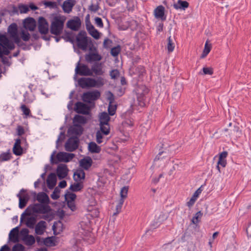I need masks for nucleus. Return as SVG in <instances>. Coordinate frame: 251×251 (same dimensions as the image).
Masks as SVG:
<instances>
[{"label":"nucleus","mask_w":251,"mask_h":251,"mask_svg":"<svg viewBox=\"0 0 251 251\" xmlns=\"http://www.w3.org/2000/svg\"><path fill=\"white\" fill-rule=\"evenodd\" d=\"M13 152L17 156H20L23 153V149L21 147V145L13 146Z\"/></svg>","instance_id":"45"},{"label":"nucleus","mask_w":251,"mask_h":251,"mask_svg":"<svg viewBox=\"0 0 251 251\" xmlns=\"http://www.w3.org/2000/svg\"><path fill=\"white\" fill-rule=\"evenodd\" d=\"M79 232L75 235V238L72 240L74 244L72 251H82L80 247L85 235L91 231L90 221L88 219H84L79 223Z\"/></svg>","instance_id":"2"},{"label":"nucleus","mask_w":251,"mask_h":251,"mask_svg":"<svg viewBox=\"0 0 251 251\" xmlns=\"http://www.w3.org/2000/svg\"><path fill=\"white\" fill-rule=\"evenodd\" d=\"M14 42L16 43L18 46L22 48L23 50H25L26 49V44L22 42L19 36L13 39Z\"/></svg>","instance_id":"47"},{"label":"nucleus","mask_w":251,"mask_h":251,"mask_svg":"<svg viewBox=\"0 0 251 251\" xmlns=\"http://www.w3.org/2000/svg\"><path fill=\"white\" fill-rule=\"evenodd\" d=\"M102 135L100 131H97L96 133V140L98 144H100L102 142Z\"/></svg>","instance_id":"64"},{"label":"nucleus","mask_w":251,"mask_h":251,"mask_svg":"<svg viewBox=\"0 0 251 251\" xmlns=\"http://www.w3.org/2000/svg\"><path fill=\"white\" fill-rule=\"evenodd\" d=\"M120 51V47L119 46H118L117 47L112 48L110 51V53L113 56L116 57L118 56Z\"/></svg>","instance_id":"52"},{"label":"nucleus","mask_w":251,"mask_h":251,"mask_svg":"<svg viewBox=\"0 0 251 251\" xmlns=\"http://www.w3.org/2000/svg\"><path fill=\"white\" fill-rule=\"evenodd\" d=\"M44 4L47 7L50 8H55L57 6L56 2L51 1H47L44 2Z\"/></svg>","instance_id":"63"},{"label":"nucleus","mask_w":251,"mask_h":251,"mask_svg":"<svg viewBox=\"0 0 251 251\" xmlns=\"http://www.w3.org/2000/svg\"><path fill=\"white\" fill-rule=\"evenodd\" d=\"M167 214L162 212H157L155 216V226H157L167 218Z\"/></svg>","instance_id":"22"},{"label":"nucleus","mask_w":251,"mask_h":251,"mask_svg":"<svg viewBox=\"0 0 251 251\" xmlns=\"http://www.w3.org/2000/svg\"><path fill=\"white\" fill-rule=\"evenodd\" d=\"M85 58L88 63L94 61H99L101 60L102 56L100 55L96 49H94V51L90 52L85 55Z\"/></svg>","instance_id":"18"},{"label":"nucleus","mask_w":251,"mask_h":251,"mask_svg":"<svg viewBox=\"0 0 251 251\" xmlns=\"http://www.w3.org/2000/svg\"><path fill=\"white\" fill-rule=\"evenodd\" d=\"M63 30V17L56 16L53 18L50 26V32L56 36L61 33Z\"/></svg>","instance_id":"9"},{"label":"nucleus","mask_w":251,"mask_h":251,"mask_svg":"<svg viewBox=\"0 0 251 251\" xmlns=\"http://www.w3.org/2000/svg\"><path fill=\"white\" fill-rule=\"evenodd\" d=\"M8 32L12 39L18 37V26L16 24L12 23L8 27Z\"/></svg>","instance_id":"25"},{"label":"nucleus","mask_w":251,"mask_h":251,"mask_svg":"<svg viewBox=\"0 0 251 251\" xmlns=\"http://www.w3.org/2000/svg\"><path fill=\"white\" fill-rule=\"evenodd\" d=\"M57 174L59 179H63V164H59L57 169Z\"/></svg>","instance_id":"54"},{"label":"nucleus","mask_w":251,"mask_h":251,"mask_svg":"<svg viewBox=\"0 0 251 251\" xmlns=\"http://www.w3.org/2000/svg\"><path fill=\"white\" fill-rule=\"evenodd\" d=\"M227 156V152L226 151H223L221 152L219 155V160L217 163V168L220 172L219 166H221L223 167H226V158Z\"/></svg>","instance_id":"23"},{"label":"nucleus","mask_w":251,"mask_h":251,"mask_svg":"<svg viewBox=\"0 0 251 251\" xmlns=\"http://www.w3.org/2000/svg\"><path fill=\"white\" fill-rule=\"evenodd\" d=\"M0 42L2 43L1 57L3 55H8L10 50L15 49L14 43L11 41L6 35L0 34Z\"/></svg>","instance_id":"10"},{"label":"nucleus","mask_w":251,"mask_h":251,"mask_svg":"<svg viewBox=\"0 0 251 251\" xmlns=\"http://www.w3.org/2000/svg\"><path fill=\"white\" fill-rule=\"evenodd\" d=\"M76 44L78 48L85 50L88 46V38L85 31H80L76 37Z\"/></svg>","instance_id":"11"},{"label":"nucleus","mask_w":251,"mask_h":251,"mask_svg":"<svg viewBox=\"0 0 251 251\" xmlns=\"http://www.w3.org/2000/svg\"><path fill=\"white\" fill-rule=\"evenodd\" d=\"M90 106H88L86 103L77 102L75 104L74 110H90Z\"/></svg>","instance_id":"39"},{"label":"nucleus","mask_w":251,"mask_h":251,"mask_svg":"<svg viewBox=\"0 0 251 251\" xmlns=\"http://www.w3.org/2000/svg\"><path fill=\"white\" fill-rule=\"evenodd\" d=\"M11 158V153L9 152V150L6 152H3L0 154V161H5L9 160Z\"/></svg>","instance_id":"46"},{"label":"nucleus","mask_w":251,"mask_h":251,"mask_svg":"<svg viewBox=\"0 0 251 251\" xmlns=\"http://www.w3.org/2000/svg\"><path fill=\"white\" fill-rule=\"evenodd\" d=\"M75 72L80 75L92 76V72L89 67L85 64L80 63L79 61L76 64Z\"/></svg>","instance_id":"12"},{"label":"nucleus","mask_w":251,"mask_h":251,"mask_svg":"<svg viewBox=\"0 0 251 251\" xmlns=\"http://www.w3.org/2000/svg\"><path fill=\"white\" fill-rule=\"evenodd\" d=\"M56 183V176L54 173L50 174L47 179V183L48 188L52 189L55 186Z\"/></svg>","instance_id":"27"},{"label":"nucleus","mask_w":251,"mask_h":251,"mask_svg":"<svg viewBox=\"0 0 251 251\" xmlns=\"http://www.w3.org/2000/svg\"><path fill=\"white\" fill-rule=\"evenodd\" d=\"M21 37L24 41H28L30 39V34L27 31L22 30L21 33Z\"/></svg>","instance_id":"55"},{"label":"nucleus","mask_w":251,"mask_h":251,"mask_svg":"<svg viewBox=\"0 0 251 251\" xmlns=\"http://www.w3.org/2000/svg\"><path fill=\"white\" fill-rule=\"evenodd\" d=\"M110 75L112 79H115L119 75V72L118 70H112L110 73Z\"/></svg>","instance_id":"61"},{"label":"nucleus","mask_w":251,"mask_h":251,"mask_svg":"<svg viewBox=\"0 0 251 251\" xmlns=\"http://www.w3.org/2000/svg\"><path fill=\"white\" fill-rule=\"evenodd\" d=\"M75 0H67L64 1V12L70 13L72 11L73 7L75 4Z\"/></svg>","instance_id":"28"},{"label":"nucleus","mask_w":251,"mask_h":251,"mask_svg":"<svg viewBox=\"0 0 251 251\" xmlns=\"http://www.w3.org/2000/svg\"><path fill=\"white\" fill-rule=\"evenodd\" d=\"M24 26L30 31H34L36 26V22L33 18H27L24 21Z\"/></svg>","instance_id":"19"},{"label":"nucleus","mask_w":251,"mask_h":251,"mask_svg":"<svg viewBox=\"0 0 251 251\" xmlns=\"http://www.w3.org/2000/svg\"><path fill=\"white\" fill-rule=\"evenodd\" d=\"M137 102L135 106H138V108H142L146 105L145 96L149 93V89L145 85L138 86L136 90Z\"/></svg>","instance_id":"7"},{"label":"nucleus","mask_w":251,"mask_h":251,"mask_svg":"<svg viewBox=\"0 0 251 251\" xmlns=\"http://www.w3.org/2000/svg\"><path fill=\"white\" fill-rule=\"evenodd\" d=\"M78 83L82 88H99L104 85V79L101 77H97V79L91 77H82L78 79Z\"/></svg>","instance_id":"4"},{"label":"nucleus","mask_w":251,"mask_h":251,"mask_svg":"<svg viewBox=\"0 0 251 251\" xmlns=\"http://www.w3.org/2000/svg\"><path fill=\"white\" fill-rule=\"evenodd\" d=\"M124 119L123 122V126L125 127H131L133 125V119L131 117V115L128 112H125L124 115Z\"/></svg>","instance_id":"29"},{"label":"nucleus","mask_w":251,"mask_h":251,"mask_svg":"<svg viewBox=\"0 0 251 251\" xmlns=\"http://www.w3.org/2000/svg\"><path fill=\"white\" fill-rule=\"evenodd\" d=\"M51 37L54 38L55 39L56 42H58L60 40L61 38H63V36L58 37L56 36H50V35H49V36L48 35H43L42 36L41 38L45 41H49V40H50V39Z\"/></svg>","instance_id":"58"},{"label":"nucleus","mask_w":251,"mask_h":251,"mask_svg":"<svg viewBox=\"0 0 251 251\" xmlns=\"http://www.w3.org/2000/svg\"><path fill=\"white\" fill-rule=\"evenodd\" d=\"M100 97V93L97 90L84 93L81 97L85 103L89 104L91 108H93L95 102Z\"/></svg>","instance_id":"8"},{"label":"nucleus","mask_w":251,"mask_h":251,"mask_svg":"<svg viewBox=\"0 0 251 251\" xmlns=\"http://www.w3.org/2000/svg\"><path fill=\"white\" fill-rule=\"evenodd\" d=\"M95 24L100 28H102L103 27V24L101 19L100 17H96L95 18Z\"/></svg>","instance_id":"60"},{"label":"nucleus","mask_w":251,"mask_h":251,"mask_svg":"<svg viewBox=\"0 0 251 251\" xmlns=\"http://www.w3.org/2000/svg\"><path fill=\"white\" fill-rule=\"evenodd\" d=\"M46 222L44 221H41L38 223L35 227V233L38 235H42L44 233L46 228Z\"/></svg>","instance_id":"35"},{"label":"nucleus","mask_w":251,"mask_h":251,"mask_svg":"<svg viewBox=\"0 0 251 251\" xmlns=\"http://www.w3.org/2000/svg\"><path fill=\"white\" fill-rule=\"evenodd\" d=\"M74 156V154L72 153H64V162L70 161Z\"/></svg>","instance_id":"53"},{"label":"nucleus","mask_w":251,"mask_h":251,"mask_svg":"<svg viewBox=\"0 0 251 251\" xmlns=\"http://www.w3.org/2000/svg\"><path fill=\"white\" fill-rule=\"evenodd\" d=\"M201 192L202 190L201 189V188H199V189H198L194 193L193 195L191 198V199L187 202V206H188L189 207H192L195 203V201L197 200L198 198L199 197V195L201 194Z\"/></svg>","instance_id":"30"},{"label":"nucleus","mask_w":251,"mask_h":251,"mask_svg":"<svg viewBox=\"0 0 251 251\" xmlns=\"http://www.w3.org/2000/svg\"><path fill=\"white\" fill-rule=\"evenodd\" d=\"M43 242L45 245L48 247H52L55 245L53 237H47L43 239Z\"/></svg>","instance_id":"43"},{"label":"nucleus","mask_w":251,"mask_h":251,"mask_svg":"<svg viewBox=\"0 0 251 251\" xmlns=\"http://www.w3.org/2000/svg\"><path fill=\"white\" fill-rule=\"evenodd\" d=\"M23 240L27 246H31L35 242L34 236L31 235H27L26 237H24Z\"/></svg>","instance_id":"42"},{"label":"nucleus","mask_w":251,"mask_h":251,"mask_svg":"<svg viewBox=\"0 0 251 251\" xmlns=\"http://www.w3.org/2000/svg\"><path fill=\"white\" fill-rule=\"evenodd\" d=\"M18 8L20 13H26L29 11V7L27 5L20 3L18 5Z\"/></svg>","instance_id":"50"},{"label":"nucleus","mask_w":251,"mask_h":251,"mask_svg":"<svg viewBox=\"0 0 251 251\" xmlns=\"http://www.w3.org/2000/svg\"><path fill=\"white\" fill-rule=\"evenodd\" d=\"M108 113L106 112H102L100 115V130L105 135L109 133L110 127L108 122L110 119L109 115L113 116L115 114L116 111H108Z\"/></svg>","instance_id":"6"},{"label":"nucleus","mask_w":251,"mask_h":251,"mask_svg":"<svg viewBox=\"0 0 251 251\" xmlns=\"http://www.w3.org/2000/svg\"><path fill=\"white\" fill-rule=\"evenodd\" d=\"M87 118L83 115H76L73 120V126H71L68 130V133L72 135H80L83 131L82 125L87 121Z\"/></svg>","instance_id":"5"},{"label":"nucleus","mask_w":251,"mask_h":251,"mask_svg":"<svg viewBox=\"0 0 251 251\" xmlns=\"http://www.w3.org/2000/svg\"><path fill=\"white\" fill-rule=\"evenodd\" d=\"M91 205L88 206L87 210L90 212L89 215L92 217H96L99 216V212L97 208L95 207L96 201L95 200H92Z\"/></svg>","instance_id":"31"},{"label":"nucleus","mask_w":251,"mask_h":251,"mask_svg":"<svg viewBox=\"0 0 251 251\" xmlns=\"http://www.w3.org/2000/svg\"><path fill=\"white\" fill-rule=\"evenodd\" d=\"M24 101L26 103L32 102L35 100V97L32 92H25L24 95Z\"/></svg>","instance_id":"41"},{"label":"nucleus","mask_w":251,"mask_h":251,"mask_svg":"<svg viewBox=\"0 0 251 251\" xmlns=\"http://www.w3.org/2000/svg\"><path fill=\"white\" fill-rule=\"evenodd\" d=\"M36 222V218L35 217L31 216L26 218L25 224L28 227L32 229L34 227Z\"/></svg>","instance_id":"38"},{"label":"nucleus","mask_w":251,"mask_h":251,"mask_svg":"<svg viewBox=\"0 0 251 251\" xmlns=\"http://www.w3.org/2000/svg\"><path fill=\"white\" fill-rule=\"evenodd\" d=\"M211 48V44H209V41L207 40L205 43L204 50L201 55L202 58H204L207 55V54L210 52Z\"/></svg>","instance_id":"40"},{"label":"nucleus","mask_w":251,"mask_h":251,"mask_svg":"<svg viewBox=\"0 0 251 251\" xmlns=\"http://www.w3.org/2000/svg\"><path fill=\"white\" fill-rule=\"evenodd\" d=\"M175 44L173 42L172 39L171 37H169L168 39V44H167V50L169 52H171L173 51L175 49Z\"/></svg>","instance_id":"49"},{"label":"nucleus","mask_w":251,"mask_h":251,"mask_svg":"<svg viewBox=\"0 0 251 251\" xmlns=\"http://www.w3.org/2000/svg\"><path fill=\"white\" fill-rule=\"evenodd\" d=\"M128 191V187L125 186L123 187L120 191V200L125 201V200L127 197V193Z\"/></svg>","instance_id":"44"},{"label":"nucleus","mask_w":251,"mask_h":251,"mask_svg":"<svg viewBox=\"0 0 251 251\" xmlns=\"http://www.w3.org/2000/svg\"><path fill=\"white\" fill-rule=\"evenodd\" d=\"M202 216V213H201V211L198 212L195 216L193 217V218L192 219V222L194 224H198Z\"/></svg>","instance_id":"48"},{"label":"nucleus","mask_w":251,"mask_h":251,"mask_svg":"<svg viewBox=\"0 0 251 251\" xmlns=\"http://www.w3.org/2000/svg\"><path fill=\"white\" fill-rule=\"evenodd\" d=\"M37 201L42 204H46L47 205L49 202V198L48 196L44 192L39 193L36 196Z\"/></svg>","instance_id":"34"},{"label":"nucleus","mask_w":251,"mask_h":251,"mask_svg":"<svg viewBox=\"0 0 251 251\" xmlns=\"http://www.w3.org/2000/svg\"><path fill=\"white\" fill-rule=\"evenodd\" d=\"M90 71L92 72V76L94 74L96 75H101L104 74L101 63H95L92 66Z\"/></svg>","instance_id":"20"},{"label":"nucleus","mask_w":251,"mask_h":251,"mask_svg":"<svg viewBox=\"0 0 251 251\" xmlns=\"http://www.w3.org/2000/svg\"><path fill=\"white\" fill-rule=\"evenodd\" d=\"M60 130H61V131L60 132L59 135L56 142V147L57 149L59 148V146L62 144L63 142V126H61L60 127Z\"/></svg>","instance_id":"51"},{"label":"nucleus","mask_w":251,"mask_h":251,"mask_svg":"<svg viewBox=\"0 0 251 251\" xmlns=\"http://www.w3.org/2000/svg\"><path fill=\"white\" fill-rule=\"evenodd\" d=\"M165 8L162 5H159L157 6L154 10V16L157 19H161L162 20H165V18L164 16Z\"/></svg>","instance_id":"32"},{"label":"nucleus","mask_w":251,"mask_h":251,"mask_svg":"<svg viewBox=\"0 0 251 251\" xmlns=\"http://www.w3.org/2000/svg\"><path fill=\"white\" fill-rule=\"evenodd\" d=\"M19 227L13 228L9 234V239L14 243L18 242Z\"/></svg>","instance_id":"33"},{"label":"nucleus","mask_w":251,"mask_h":251,"mask_svg":"<svg viewBox=\"0 0 251 251\" xmlns=\"http://www.w3.org/2000/svg\"><path fill=\"white\" fill-rule=\"evenodd\" d=\"M124 201L119 200L118 201L117 204L116 205V213H119L121 211Z\"/></svg>","instance_id":"62"},{"label":"nucleus","mask_w":251,"mask_h":251,"mask_svg":"<svg viewBox=\"0 0 251 251\" xmlns=\"http://www.w3.org/2000/svg\"><path fill=\"white\" fill-rule=\"evenodd\" d=\"M24 250L25 247L23 245L17 244L13 246L12 251H24Z\"/></svg>","instance_id":"59"},{"label":"nucleus","mask_w":251,"mask_h":251,"mask_svg":"<svg viewBox=\"0 0 251 251\" xmlns=\"http://www.w3.org/2000/svg\"><path fill=\"white\" fill-rule=\"evenodd\" d=\"M189 6V3L186 1L178 0L177 3L174 4V7L176 9H185Z\"/></svg>","instance_id":"37"},{"label":"nucleus","mask_w":251,"mask_h":251,"mask_svg":"<svg viewBox=\"0 0 251 251\" xmlns=\"http://www.w3.org/2000/svg\"><path fill=\"white\" fill-rule=\"evenodd\" d=\"M18 7H16L14 5H12L11 6H10L9 7V12L11 15H15V14H18Z\"/></svg>","instance_id":"56"},{"label":"nucleus","mask_w":251,"mask_h":251,"mask_svg":"<svg viewBox=\"0 0 251 251\" xmlns=\"http://www.w3.org/2000/svg\"><path fill=\"white\" fill-rule=\"evenodd\" d=\"M38 28L39 32L43 35H47L49 31V25L46 20L43 17L39 18L38 22Z\"/></svg>","instance_id":"14"},{"label":"nucleus","mask_w":251,"mask_h":251,"mask_svg":"<svg viewBox=\"0 0 251 251\" xmlns=\"http://www.w3.org/2000/svg\"><path fill=\"white\" fill-rule=\"evenodd\" d=\"M202 72L203 75H213L214 71L212 68L211 67H203L202 68Z\"/></svg>","instance_id":"57"},{"label":"nucleus","mask_w":251,"mask_h":251,"mask_svg":"<svg viewBox=\"0 0 251 251\" xmlns=\"http://www.w3.org/2000/svg\"><path fill=\"white\" fill-rule=\"evenodd\" d=\"M85 176V173L82 170L77 169L74 172L73 176L75 181L83 183Z\"/></svg>","instance_id":"26"},{"label":"nucleus","mask_w":251,"mask_h":251,"mask_svg":"<svg viewBox=\"0 0 251 251\" xmlns=\"http://www.w3.org/2000/svg\"><path fill=\"white\" fill-rule=\"evenodd\" d=\"M81 24L80 18L78 17H74L72 19L68 21L67 26L73 30L77 31L81 26Z\"/></svg>","instance_id":"17"},{"label":"nucleus","mask_w":251,"mask_h":251,"mask_svg":"<svg viewBox=\"0 0 251 251\" xmlns=\"http://www.w3.org/2000/svg\"><path fill=\"white\" fill-rule=\"evenodd\" d=\"M79 163L82 168L88 170L92 165V159L90 157H86L80 159Z\"/></svg>","instance_id":"24"},{"label":"nucleus","mask_w":251,"mask_h":251,"mask_svg":"<svg viewBox=\"0 0 251 251\" xmlns=\"http://www.w3.org/2000/svg\"><path fill=\"white\" fill-rule=\"evenodd\" d=\"M17 197H18L19 199V208L21 209L24 208L29 200L30 196L29 194L26 193L25 190L22 189L19 193L17 195Z\"/></svg>","instance_id":"13"},{"label":"nucleus","mask_w":251,"mask_h":251,"mask_svg":"<svg viewBox=\"0 0 251 251\" xmlns=\"http://www.w3.org/2000/svg\"><path fill=\"white\" fill-rule=\"evenodd\" d=\"M88 149V151L91 153H98L101 151L100 147L97 145L94 142H91L89 143Z\"/></svg>","instance_id":"36"},{"label":"nucleus","mask_w":251,"mask_h":251,"mask_svg":"<svg viewBox=\"0 0 251 251\" xmlns=\"http://www.w3.org/2000/svg\"><path fill=\"white\" fill-rule=\"evenodd\" d=\"M69 134L70 135V134ZM71 135H72V137H70L66 142L65 144V148L66 150L72 151L78 147L79 140L77 137V135H75L74 134H71Z\"/></svg>","instance_id":"15"},{"label":"nucleus","mask_w":251,"mask_h":251,"mask_svg":"<svg viewBox=\"0 0 251 251\" xmlns=\"http://www.w3.org/2000/svg\"><path fill=\"white\" fill-rule=\"evenodd\" d=\"M83 187L82 182H76L70 185L69 189L64 195L67 206L64 205V217L65 215H70L76 210L75 201L76 195L75 192L80 191Z\"/></svg>","instance_id":"1"},{"label":"nucleus","mask_w":251,"mask_h":251,"mask_svg":"<svg viewBox=\"0 0 251 251\" xmlns=\"http://www.w3.org/2000/svg\"><path fill=\"white\" fill-rule=\"evenodd\" d=\"M50 210V208L48 205H44L40 203L31 204L28 206L21 216V223L25 219V216H29L32 213L45 214Z\"/></svg>","instance_id":"3"},{"label":"nucleus","mask_w":251,"mask_h":251,"mask_svg":"<svg viewBox=\"0 0 251 251\" xmlns=\"http://www.w3.org/2000/svg\"><path fill=\"white\" fill-rule=\"evenodd\" d=\"M56 151H54L50 156V163L52 164L63 162V151L59 152L56 155Z\"/></svg>","instance_id":"21"},{"label":"nucleus","mask_w":251,"mask_h":251,"mask_svg":"<svg viewBox=\"0 0 251 251\" xmlns=\"http://www.w3.org/2000/svg\"><path fill=\"white\" fill-rule=\"evenodd\" d=\"M86 28L89 34L95 39L98 40L100 38L101 33L95 28L90 21L86 22Z\"/></svg>","instance_id":"16"}]
</instances>
